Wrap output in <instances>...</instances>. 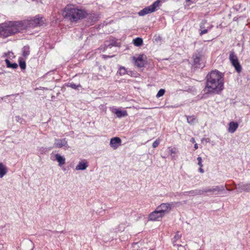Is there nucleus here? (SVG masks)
<instances>
[{
  "label": "nucleus",
  "mask_w": 250,
  "mask_h": 250,
  "mask_svg": "<svg viewBox=\"0 0 250 250\" xmlns=\"http://www.w3.org/2000/svg\"><path fill=\"white\" fill-rule=\"evenodd\" d=\"M239 124L237 122L231 121L229 124L228 131L229 133H234L238 127Z\"/></svg>",
  "instance_id": "nucleus-18"
},
{
  "label": "nucleus",
  "mask_w": 250,
  "mask_h": 250,
  "mask_svg": "<svg viewBox=\"0 0 250 250\" xmlns=\"http://www.w3.org/2000/svg\"><path fill=\"white\" fill-rule=\"evenodd\" d=\"M207 24V21L206 20H202V21L200 23L199 30L207 29V26H206V25Z\"/></svg>",
  "instance_id": "nucleus-29"
},
{
  "label": "nucleus",
  "mask_w": 250,
  "mask_h": 250,
  "mask_svg": "<svg viewBox=\"0 0 250 250\" xmlns=\"http://www.w3.org/2000/svg\"><path fill=\"white\" fill-rule=\"evenodd\" d=\"M18 67V64L16 63H13L11 64L10 68H12L13 69H16Z\"/></svg>",
  "instance_id": "nucleus-40"
},
{
  "label": "nucleus",
  "mask_w": 250,
  "mask_h": 250,
  "mask_svg": "<svg viewBox=\"0 0 250 250\" xmlns=\"http://www.w3.org/2000/svg\"><path fill=\"white\" fill-rule=\"evenodd\" d=\"M165 92L166 91L164 89H160L156 95L157 98H159L163 96L164 95Z\"/></svg>",
  "instance_id": "nucleus-33"
},
{
  "label": "nucleus",
  "mask_w": 250,
  "mask_h": 250,
  "mask_svg": "<svg viewBox=\"0 0 250 250\" xmlns=\"http://www.w3.org/2000/svg\"><path fill=\"white\" fill-rule=\"evenodd\" d=\"M235 188L239 192H250V183L240 182L237 185L235 184Z\"/></svg>",
  "instance_id": "nucleus-9"
},
{
  "label": "nucleus",
  "mask_w": 250,
  "mask_h": 250,
  "mask_svg": "<svg viewBox=\"0 0 250 250\" xmlns=\"http://www.w3.org/2000/svg\"><path fill=\"white\" fill-rule=\"evenodd\" d=\"M118 73H119V74L120 75H125V74H126L127 72H126V70L125 68V67L122 66V67H120L119 71H118Z\"/></svg>",
  "instance_id": "nucleus-32"
},
{
  "label": "nucleus",
  "mask_w": 250,
  "mask_h": 250,
  "mask_svg": "<svg viewBox=\"0 0 250 250\" xmlns=\"http://www.w3.org/2000/svg\"><path fill=\"white\" fill-rule=\"evenodd\" d=\"M178 204H180V202H174L171 203H162L157 207V208L163 215V216H164L170 211L172 207Z\"/></svg>",
  "instance_id": "nucleus-7"
},
{
  "label": "nucleus",
  "mask_w": 250,
  "mask_h": 250,
  "mask_svg": "<svg viewBox=\"0 0 250 250\" xmlns=\"http://www.w3.org/2000/svg\"><path fill=\"white\" fill-rule=\"evenodd\" d=\"M2 57L8 58V60L12 59L15 57L14 55L12 52L8 51L7 53H4Z\"/></svg>",
  "instance_id": "nucleus-27"
},
{
  "label": "nucleus",
  "mask_w": 250,
  "mask_h": 250,
  "mask_svg": "<svg viewBox=\"0 0 250 250\" xmlns=\"http://www.w3.org/2000/svg\"><path fill=\"white\" fill-rule=\"evenodd\" d=\"M144 55L140 54L138 57H133V60L134 61V64L138 67H143L146 63V61L144 59Z\"/></svg>",
  "instance_id": "nucleus-12"
},
{
  "label": "nucleus",
  "mask_w": 250,
  "mask_h": 250,
  "mask_svg": "<svg viewBox=\"0 0 250 250\" xmlns=\"http://www.w3.org/2000/svg\"><path fill=\"white\" fill-rule=\"evenodd\" d=\"M182 234L179 233V231H177L173 238L171 239L172 243L174 246L182 247L181 244H177L176 243L177 241L180 240Z\"/></svg>",
  "instance_id": "nucleus-19"
},
{
  "label": "nucleus",
  "mask_w": 250,
  "mask_h": 250,
  "mask_svg": "<svg viewBox=\"0 0 250 250\" xmlns=\"http://www.w3.org/2000/svg\"><path fill=\"white\" fill-rule=\"evenodd\" d=\"M190 142L194 143L195 142V140L194 138H192L190 140Z\"/></svg>",
  "instance_id": "nucleus-45"
},
{
  "label": "nucleus",
  "mask_w": 250,
  "mask_h": 250,
  "mask_svg": "<svg viewBox=\"0 0 250 250\" xmlns=\"http://www.w3.org/2000/svg\"><path fill=\"white\" fill-rule=\"evenodd\" d=\"M125 229V225L124 224H121L119 225L118 230L119 231H123Z\"/></svg>",
  "instance_id": "nucleus-36"
},
{
  "label": "nucleus",
  "mask_w": 250,
  "mask_h": 250,
  "mask_svg": "<svg viewBox=\"0 0 250 250\" xmlns=\"http://www.w3.org/2000/svg\"><path fill=\"white\" fill-rule=\"evenodd\" d=\"M170 154L172 155L173 154H176L177 152L176 148H172L171 147H169L168 148Z\"/></svg>",
  "instance_id": "nucleus-34"
},
{
  "label": "nucleus",
  "mask_w": 250,
  "mask_h": 250,
  "mask_svg": "<svg viewBox=\"0 0 250 250\" xmlns=\"http://www.w3.org/2000/svg\"><path fill=\"white\" fill-rule=\"evenodd\" d=\"M5 61L6 62L7 67L8 68H10L12 63L10 62V61L8 60V58H6L5 60Z\"/></svg>",
  "instance_id": "nucleus-39"
},
{
  "label": "nucleus",
  "mask_w": 250,
  "mask_h": 250,
  "mask_svg": "<svg viewBox=\"0 0 250 250\" xmlns=\"http://www.w3.org/2000/svg\"><path fill=\"white\" fill-rule=\"evenodd\" d=\"M8 172L7 167L2 163H0V178H2Z\"/></svg>",
  "instance_id": "nucleus-22"
},
{
  "label": "nucleus",
  "mask_w": 250,
  "mask_h": 250,
  "mask_svg": "<svg viewBox=\"0 0 250 250\" xmlns=\"http://www.w3.org/2000/svg\"><path fill=\"white\" fill-rule=\"evenodd\" d=\"M187 122H188V123H189L190 124H192L194 122V121L195 120V118L193 116H187Z\"/></svg>",
  "instance_id": "nucleus-30"
},
{
  "label": "nucleus",
  "mask_w": 250,
  "mask_h": 250,
  "mask_svg": "<svg viewBox=\"0 0 250 250\" xmlns=\"http://www.w3.org/2000/svg\"><path fill=\"white\" fill-rule=\"evenodd\" d=\"M166 0H157L150 5L147 6L138 12L140 16H144L147 14L151 13L157 10L161 6V3Z\"/></svg>",
  "instance_id": "nucleus-5"
},
{
  "label": "nucleus",
  "mask_w": 250,
  "mask_h": 250,
  "mask_svg": "<svg viewBox=\"0 0 250 250\" xmlns=\"http://www.w3.org/2000/svg\"><path fill=\"white\" fill-rule=\"evenodd\" d=\"M20 66L22 69H24L26 67V64L25 62H20L19 63Z\"/></svg>",
  "instance_id": "nucleus-38"
},
{
  "label": "nucleus",
  "mask_w": 250,
  "mask_h": 250,
  "mask_svg": "<svg viewBox=\"0 0 250 250\" xmlns=\"http://www.w3.org/2000/svg\"><path fill=\"white\" fill-rule=\"evenodd\" d=\"M223 89L224 74L217 70L210 72L206 76V93L219 94Z\"/></svg>",
  "instance_id": "nucleus-1"
},
{
  "label": "nucleus",
  "mask_w": 250,
  "mask_h": 250,
  "mask_svg": "<svg viewBox=\"0 0 250 250\" xmlns=\"http://www.w3.org/2000/svg\"><path fill=\"white\" fill-rule=\"evenodd\" d=\"M103 57L105 58V59H107L108 58H110V57L109 56H107V55H103Z\"/></svg>",
  "instance_id": "nucleus-44"
},
{
  "label": "nucleus",
  "mask_w": 250,
  "mask_h": 250,
  "mask_svg": "<svg viewBox=\"0 0 250 250\" xmlns=\"http://www.w3.org/2000/svg\"><path fill=\"white\" fill-rule=\"evenodd\" d=\"M54 146L55 147L59 148H62L64 146L65 147V149H67L69 147L66 138L62 139H56L55 140Z\"/></svg>",
  "instance_id": "nucleus-13"
},
{
  "label": "nucleus",
  "mask_w": 250,
  "mask_h": 250,
  "mask_svg": "<svg viewBox=\"0 0 250 250\" xmlns=\"http://www.w3.org/2000/svg\"><path fill=\"white\" fill-rule=\"evenodd\" d=\"M58 232H58V233H64V230H62V231H58Z\"/></svg>",
  "instance_id": "nucleus-48"
},
{
  "label": "nucleus",
  "mask_w": 250,
  "mask_h": 250,
  "mask_svg": "<svg viewBox=\"0 0 250 250\" xmlns=\"http://www.w3.org/2000/svg\"><path fill=\"white\" fill-rule=\"evenodd\" d=\"M22 21L24 23H25V29L28 28H34L42 26L44 24L43 18L40 15H37L29 20H24Z\"/></svg>",
  "instance_id": "nucleus-4"
},
{
  "label": "nucleus",
  "mask_w": 250,
  "mask_h": 250,
  "mask_svg": "<svg viewBox=\"0 0 250 250\" xmlns=\"http://www.w3.org/2000/svg\"><path fill=\"white\" fill-rule=\"evenodd\" d=\"M22 56L27 57L30 54V47L28 45L23 46L22 49Z\"/></svg>",
  "instance_id": "nucleus-24"
},
{
  "label": "nucleus",
  "mask_w": 250,
  "mask_h": 250,
  "mask_svg": "<svg viewBox=\"0 0 250 250\" xmlns=\"http://www.w3.org/2000/svg\"><path fill=\"white\" fill-rule=\"evenodd\" d=\"M25 26L22 21H5L0 24V35L7 37L21 32L25 30Z\"/></svg>",
  "instance_id": "nucleus-2"
},
{
  "label": "nucleus",
  "mask_w": 250,
  "mask_h": 250,
  "mask_svg": "<svg viewBox=\"0 0 250 250\" xmlns=\"http://www.w3.org/2000/svg\"><path fill=\"white\" fill-rule=\"evenodd\" d=\"M229 59L236 71L240 73L242 71V66L240 64L237 56L234 51H231L229 55Z\"/></svg>",
  "instance_id": "nucleus-8"
},
{
  "label": "nucleus",
  "mask_w": 250,
  "mask_h": 250,
  "mask_svg": "<svg viewBox=\"0 0 250 250\" xmlns=\"http://www.w3.org/2000/svg\"><path fill=\"white\" fill-rule=\"evenodd\" d=\"M185 195L195 196V195H203V189H196L189 191L184 192Z\"/></svg>",
  "instance_id": "nucleus-17"
},
{
  "label": "nucleus",
  "mask_w": 250,
  "mask_h": 250,
  "mask_svg": "<svg viewBox=\"0 0 250 250\" xmlns=\"http://www.w3.org/2000/svg\"><path fill=\"white\" fill-rule=\"evenodd\" d=\"M160 143V140L159 139H156L152 144V146L154 148L157 147Z\"/></svg>",
  "instance_id": "nucleus-35"
},
{
  "label": "nucleus",
  "mask_w": 250,
  "mask_h": 250,
  "mask_svg": "<svg viewBox=\"0 0 250 250\" xmlns=\"http://www.w3.org/2000/svg\"><path fill=\"white\" fill-rule=\"evenodd\" d=\"M163 217V215L156 208L154 211L149 214L148 220L153 221H160Z\"/></svg>",
  "instance_id": "nucleus-11"
},
{
  "label": "nucleus",
  "mask_w": 250,
  "mask_h": 250,
  "mask_svg": "<svg viewBox=\"0 0 250 250\" xmlns=\"http://www.w3.org/2000/svg\"><path fill=\"white\" fill-rule=\"evenodd\" d=\"M121 139L118 137L111 138L110 141V146L114 149H116L121 145Z\"/></svg>",
  "instance_id": "nucleus-15"
},
{
  "label": "nucleus",
  "mask_w": 250,
  "mask_h": 250,
  "mask_svg": "<svg viewBox=\"0 0 250 250\" xmlns=\"http://www.w3.org/2000/svg\"><path fill=\"white\" fill-rule=\"evenodd\" d=\"M3 249V247L2 245L0 244V250H2Z\"/></svg>",
  "instance_id": "nucleus-46"
},
{
  "label": "nucleus",
  "mask_w": 250,
  "mask_h": 250,
  "mask_svg": "<svg viewBox=\"0 0 250 250\" xmlns=\"http://www.w3.org/2000/svg\"><path fill=\"white\" fill-rule=\"evenodd\" d=\"M206 141L207 142H209V138H207V139H206Z\"/></svg>",
  "instance_id": "nucleus-47"
},
{
  "label": "nucleus",
  "mask_w": 250,
  "mask_h": 250,
  "mask_svg": "<svg viewBox=\"0 0 250 250\" xmlns=\"http://www.w3.org/2000/svg\"><path fill=\"white\" fill-rule=\"evenodd\" d=\"M226 187V185L225 186L221 185L212 187L211 188H205L203 189V194H204L205 193H208V195H218L220 194L222 192L224 191Z\"/></svg>",
  "instance_id": "nucleus-6"
},
{
  "label": "nucleus",
  "mask_w": 250,
  "mask_h": 250,
  "mask_svg": "<svg viewBox=\"0 0 250 250\" xmlns=\"http://www.w3.org/2000/svg\"><path fill=\"white\" fill-rule=\"evenodd\" d=\"M58 232H59L58 231H56V230L51 231L50 230H47L44 233V234L45 235H47V236H51L52 234H53V233L57 234Z\"/></svg>",
  "instance_id": "nucleus-31"
},
{
  "label": "nucleus",
  "mask_w": 250,
  "mask_h": 250,
  "mask_svg": "<svg viewBox=\"0 0 250 250\" xmlns=\"http://www.w3.org/2000/svg\"><path fill=\"white\" fill-rule=\"evenodd\" d=\"M86 12L85 10L76 8L72 5H67L64 9L63 15L72 22H76L85 18Z\"/></svg>",
  "instance_id": "nucleus-3"
},
{
  "label": "nucleus",
  "mask_w": 250,
  "mask_h": 250,
  "mask_svg": "<svg viewBox=\"0 0 250 250\" xmlns=\"http://www.w3.org/2000/svg\"><path fill=\"white\" fill-rule=\"evenodd\" d=\"M88 166L87 161L85 159L80 161L76 167V170H85Z\"/></svg>",
  "instance_id": "nucleus-16"
},
{
  "label": "nucleus",
  "mask_w": 250,
  "mask_h": 250,
  "mask_svg": "<svg viewBox=\"0 0 250 250\" xmlns=\"http://www.w3.org/2000/svg\"><path fill=\"white\" fill-rule=\"evenodd\" d=\"M202 55L201 52H196L193 55V65L194 67L200 68L204 66V65L202 64Z\"/></svg>",
  "instance_id": "nucleus-10"
},
{
  "label": "nucleus",
  "mask_w": 250,
  "mask_h": 250,
  "mask_svg": "<svg viewBox=\"0 0 250 250\" xmlns=\"http://www.w3.org/2000/svg\"><path fill=\"white\" fill-rule=\"evenodd\" d=\"M84 18L86 19L87 22H89L90 25H92L96 21H98L99 16L98 15L95 13L87 14L86 13Z\"/></svg>",
  "instance_id": "nucleus-14"
},
{
  "label": "nucleus",
  "mask_w": 250,
  "mask_h": 250,
  "mask_svg": "<svg viewBox=\"0 0 250 250\" xmlns=\"http://www.w3.org/2000/svg\"><path fill=\"white\" fill-rule=\"evenodd\" d=\"M227 190H229V191L231 190V189H228V188H227Z\"/></svg>",
  "instance_id": "nucleus-50"
},
{
  "label": "nucleus",
  "mask_w": 250,
  "mask_h": 250,
  "mask_svg": "<svg viewBox=\"0 0 250 250\" xmlns=\"http://www.w3.org/2000/svg\"><path fill=\"white\" fill-rule=\"evenodd\" d=\"M67 86L70 87L74 89H77L78 87H81V85L80 84H76L73 83H68L67 85Z\"/></svg>",
  "instance_id": "nucleus-28"
},
{
  "label": "nucleus",
  "mask_w": 250,
  "mask_h": 250,
  "mask_svg": "<svg viewBox=\"0 0 250 250\" xmlns=\"http://www.w3.org/2000/svg\"><path fill=\"white\" fill-rule=\"evenodd\" d=\"M133 44L136 46H141L143 43V39L141 38H136L133 41Z\"/></svg>",
  "instance_id": "nucleus-26"
},
{
  "label": "nucleus",
  "mask_w": 250,
  "mask_h": 250,
  "mask_svg": "<svg viewBox=\"0 0 250 250\" xmlns=\"http://www.w3.org/2000/svg\"><path fill=\"white\" fill-rule=\"evenodd\" d=\"M117 42L115 40H111L109 41H106L104 43V49L107 48H111L112 46H116Z\"/></svg>",
  "instance_id": "nucleus-23"
},
{
  "label": "nucleus",
  "mask_w": 250,
  "mask_h": 250,
  "mask_svg": "<svg viewBox=\"0 0 250 250\" xmlns=\"http://www.w3.org/2000/svg\"><path fill=\"white\" fill-rule=\"evenodd\" d=\"M177 107V106H172V107H174V108L175 107Z\"/></svg>",
  "instance_id": "nucleus-49"
},
{
  "label": "nucleus",
  "mask_w": 250,
  "mask_h": 250,
  "mask_svg": "<svg viewBox=\"0 0 250 250\" xmlns=\"http://www.w3.org/2000/svg\"><path fill=\"white\" fill-rule=\"evenodd\" d=\"M197 0H185V1L187 2H190V3H195L197 1Z\"/></svg>",
  "instance_id": "nucleus-41"
},
{
  "label": "nucleus",
  "mask_w": 250,
  "mask_h": 250,
  "mask_svg": "<svg viewBox=\"0 0 250 250\" xmlns=\"http://www.w3.org/2000/svg\"><path fill=\"white\" fill-rule=\"evenodd\" d=\"M112 112L116 114L117 117L121 118L127 116V112L125 110H120L118 109L115 108L112 110Z\"/></svg>",
  "instance_id": "nucleus-20"
},
{
  "label": "nucleus",
  "mask_w": 250,
  "mask_h": 250,
  "mask_svg": "<svg viewBox=\"0 0 250 250\" xmlns=\"http://www.w3.org/2000/svg\"><path fill=\"white\" fill-rule=\"evenodd\" d=\"M197 161H198V165L200 167H203V164H202V159L201 157H198L197 158Z\"/></svg>",
  "instance_id": "nucleus-37"
},
{
  "label": "nucleus",
  "mask_w": 250,
  "mask_h": 250,
  "mask_svg": "<svg viewBox=\"0 0 250 250\" xmlns=\"http://www.w3.org/2000/svg\"><path fill=\"white\" fill-rule=\"evenodd\" d=\"M207 26V29L199 30L200 33L199 34L200 36H202L205 34H207L208 31L211 29V28L213 27L212 25H209Z\"/></svg>",
  "instance_id": "nucleus-25"
},
{
  "label": "nucleus",
  "mask_w": 250,
  "mask_h": 250,
  "mask_svg": "<svg viewBox=\"0 0 250 250\" xmlns=\"http://www.w3.org/2000/svg\"><path fill=\"white\" fill-rule=\"evenodd\" d=\"M199 172H201V173H204V169L202 168V167H199Z\"/></svg>",
  "instance_id": "nucleus-42"
},
{
  "label": "nucleus",
  "mask_w": 250,
  "mask_h": 250,
  "mask_svg": "<svg viewBox=\"0 0 250 250\" xmlns=\"http://www.w3.org/2000/svg\"><path fill=\"white\" fill-rule=\"evenodd\" d=\"M55 158L57 162L59 163V166L61 167L65 163V158L60 155L59 154H56L55 155Z\"/></svg>",
  "instance_id": "nucleus-21"
},
{
  "label": "nucleus",
  "mask_w": 250,
  "mask_h": 250,
  "mask_svg": "<svg viewBox=\"0 0 250 250\" xmlns=\"http://www.w3.org/2000/svg\"><path fill=\"white\" fill-rule=\"evenodd\" d=\"M194 147L195 148V149H197L198 148V145L197 144H195L194 146Z\"/></svg>",
  "instance_id": "nucleus-43"
}]
</instances>
